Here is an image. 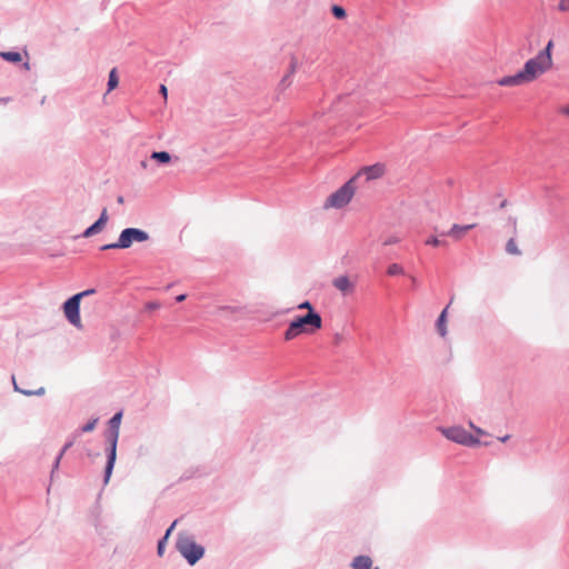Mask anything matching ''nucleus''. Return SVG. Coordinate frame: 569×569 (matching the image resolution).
Instances as JSON below:
<instances>
[{"instance_id": "nucleus-5", "label": "nucleus", "mask_w": 569, "mask_h": 569, "mask_svg": "<svg viewBox=\"0 0 569 569\" xmlns=\"http://www.w3.org/2000/svg\"><path fill=\"white\" fill-rule=\"evenodd\" d=\"M355 178L343 183L338 190L332 192L325 201L323 208L341 209L346 207L355 194V187L352 186Z\"/></svg>"}, {"instance_id": "nucleus-40", "label": "nucleus", "mask_w": 569, "mask_h": 569, "mask_svg": "<svg viewBox=\"0 0 569 569\" xmlns=\"http://www.w3.org/2000/svg\"><path fill=\"white\" fill-rule=\"evenodd\" d=\"M409 278H410V280H411L412 287H413V288H416V287H417V284H418V280H417V278H416L415 276H410Z\"/></svg>"}, {"instance_id": "nucleus-34", "label": "nucleus", "mask_w": 569, "mask_h": 569, "mask_svg": "<svg viewBox=\"0 0 569 569\" xmlns=\"http://www.w3.org/2000/svg\"><path fill=\"white\" fill-rule=\"evenodd\" d=\"M160 308V303L159 302H156V301H149L146 303V309L147 310H156V309H159Z\"/></svg>"}, {"instance_id": "nucleus-43", "label": "nucleus", "mask_w": 569, "mask_h": 569, "mask_svg": "<svg viewBox=\"0 0 569 569\" xmlns=\"http://www.w3.org/2000/svg\"><path fill=\"white\" fill-rule=\"evenodd\" d=\"M562 113L569 116V106L562 109Z\"/></svg>"}, {"instance_id": "nucleus-25", "label": "nucleus", "mask_w": 569, "mask_h": 569, "mask_svg": "<svg viewBox=\"0 0 569 569\" xmlns=\"http://www.w3.org/2000/svg\"><path fill=\"white\" fill-rule=\"evenodd\" d=\"M97 422H98V418H92L90 419L87 423H84L78 431H77V436L81 432H90L92 431L96 426H97Z\"/></svg>"}, {"instance_id": "nucleus-44", "label": "nucleus", "mask_w": 569, "mask_h": 569, "mask_svg": "<svg viewBox=\"0 0 569 569\" xmlns=\"http://www.w3.org/2000/svg\"><path fill=\"white\" fill-rule=\"evenodd\" d=\"M23 67H24V69L29 70V69H30V64H29V62H28V61H26V62L23 63Z\"/></svg>"}, {"instance_id": "nucleus-28", "label": "nucleus", "mask_w": 569, "mask_h": 569, "mask_svg": "<svg viewBox=\"0 0 569 569\" xmlns=\"http://www.w3.org/2000/svg\"><path fill=\"white\" fill-rule=\"evenodd\" d=\"M167 541H168V540H167V537H162V538L158 541L157 551H158V555H159V556H162V555H163Z\"/></svg>"}, {"instance_id": "nucleus-15", "label": "nucleus", "mask_w": 569, "mask_h": 569, "mask_svg": "<svg viewBox=\"0 0 569 569\" xmlns=\"http://www.w3.org/2000/svg\"><path fill=\"white\" fill-rule=\"evenodd\" d=\"M448 308H449V305L440 312V315L438 316V319L436 321V328H437V332L442 337L445 338L448 333V330H447V313H448Z\"/></svg>"}, {"instance_id": "nucleus-13", "label": "nucleus", "mask_w": 569, "mask_h": 569, "mask_svg": "<svg viewBox=\"0 0 569 569\" xmlns=\"http://www.w3.org/2000/svg\"><path fill=\"white\" fill-rule=\"evenodd\" d=\"M296 69L297 61L296 59H291L288 72L282 77V79L279 82V91H284L291 84V76L296 72Z\"/></svg>"}, {"instance_id": "nucleus-31", "label": "nucleus", "mask_w": 569, "mask_h": 569, "mask_svg": "<svg viewBox=\"0 0 569 569\" xmlns=\"http://www.w3.org/2000/svg\"><path fill=\"white\" fill-rule=\"evenodd\" d=\"M94 292H96V289L90 288V289H86V290H83V291H81V292H78V293H76L74 296H77V297L79 298V300L81 301V299H82L83 297L91 296V295H93Z\"/></svg>"}, {"instance_id": "nucleus-39", "label": "nucleus", "mask_w": 569, "mask_h": 569, "mask_svg": "<svg viewBox=\"0 0 569 569\" xmlns=\"http://www.w3.org/2000/svg\"><path fill=\"white\" fill-rule=\"evenodd\" d=\"M160 92H161V94H162L164 98H167V92H168V90H167V87H166L164 84H161V86H160Z\"/></svg>"}, {"instance_id": "nucleus-21", "label": "nucleus", "mask_w": 569, "mask_h": 569, "mask_svg": "<svg viewBox=\"0 0 569 569\" xmlns=\"http://www.w3.org/2000/svg\"><path fill=\"white\" fill-rule=\"evenodd\" d=\"M118 83H119V79L117 76V70H116V68H113L109 72V77H108V82H107L108 91H112L113 89H116Z\"/></svg>"}, {"instance_id": "nucleus-14", "label": "nucleus", "mask_w": 569, "mask_h": 569, "mask_svg": "<svg viewBox=\"0 0 569 569\" xmlns=\"http://www.w3.org/2000/svg\"><path fill=\"white\" fill-rule=\"evenodd\" d=\"M352 569H379L372 568V560L369 556L360 555L353 558L351 562Z\"/></svg>"}, {"instance_id": "nucleus-46", "label": "nucleus", "mask_w": 569, "mask_h": 569, "mask_svg": "<svg viewBox=\"0 0 569 569\" xmlns=\"http://www.w3.org/2000/svg\"><path fill=\"white\" fill-rule=\"evenodd\" d=\"M506 204H507V200H503V201L500 203V208L506 207Z\"/></svg>"}, {"instance_id": "nucleus-47", "label": "nucleus", "mask_w": 569, "mask_h": 569, "mask_svg": "<svg viewBox=\"0 0 569 569\" xmlns=\"http://www.w3.org/2000/svg\"><path fill=\"white\" fill-rule=\"evenodd\" d=\"M335 338H336V341H337V342H338V341H340V339H341V338H340V335H338V333L336 335V337H335Z\"/></svg>"}, {"instance_id": "nucleus-26", "label": "nucleus", "mask_w": 569, "mask_h": 569, "mask_svg": "<svg viewBox=\"0 0 569 569\" xmlns=\"http://www.w3.org/2000/svg\"><path fill=\"white\" fill-rule=\"evenodd\" d=\"M446 241L440 240L438 237L431 236L426 240L427 246L438 247L446 244Z\"/></svg>"}, {"instance_id": "nucleus-8", "label": "nucleus", "mask_w": 569, "mask_h": 569, "mask_svg": "<svg viewBox=\"0 0 569 569\" xmlns=\"http://www.w3.org/2000/svg\"><path fill=\"white\" fill-rule=\"evenodd\" d=\"M80 303L81 301L77 296H71L68 298L63 305L62 310L67 320L78 329L82 328L81 317H80Z\"/></svg>"}, {"instance_id": "nucleus-9", "label": "nucleus", "mask_w": 569, "mask_h": 569, "mask_svg": "<svg viewBox=\"0 0 569 569\" xmlns=\"http://www.w3.org/2000/svg\"><path fill=\"white\" fill-rule=\"evenodd\" d=\"M108 221V212H107V209L104 208L102 210V212L100 213L99 218L91 224L83 232H82V237L83 238H90L99 232H101L106 226Z\"/></svg>"}, {"instance_id": "nucleus-36", "label": "nucleus", "mask_w": 569, "mask_h": 569, "mask_svg": "<svg viewBox=\"0 0 569 569\" xmlns=\"http://www.w3.org/2000/svg\"><path fill=\"white\" fill-rule=\"evenodd\" d=\"M469 426H470V428H471V429H473V430H475V432H476V433H478V435H485V433H486V432H485V430H482L481 428H479V427L475 426L471 421L469 422Z\"/></svg>"}, {"instance_id": "nucleus-33", "label": "nucleus", "mask_w": 569, "mask_h": 569, "mask_svg": "<svg viewBox=\"0 0 569 569\" xmlns=\"http://www.w3.org/2000/svg\"><path fill=\"white\" fill-rule=\"evenodd\" d=\"M558 9L560 11H568L569 10V0H559Z\"/></svg>"}, {"instance_id": "nucleus-7", "label": "nucleus", "mask_w": 569, "mask_h": 569, "mask_svg": "<svg viewBox=\"0 0 569 569\" xmlns=\"http://www.w3.org/2000/svg\"><path fill=\"white\" fill-rule=\"evenodd\" d=\"M150 239L149 233L140 228L129 227L121 230L118 237V244L122 249H129L133 243L146 242Z\"/></svg>"}, {"instance_id": "nucleus-12", "label": "nucleus", "mask_w": 569, "mask_h": 569, "mask_svg": "<svg viewBox=\"0 0 569 569\" xmlns=\"http://www.w3.org/2000/svg\"><path fill=\"white\" fill-rule=\"evenodd\" d=\"M475 227L476 223L465 226L455 223L447 232H442L441 236H449L456 240H460L467 231L473 229Z\"/></svg>"}, {"instance_id": "nucleus-37", "label": "nucleus", "mask_w": 569, "mask_h": 569, "mask_svg": "<svg viewBox=\"0 0 569 569\" xmlns=\"http://www.w3.org/2000/svg\"><path fill=\"white\" fill-rule=\"evenodd\" d=\"M397 241H398V239H397V238H395V237H390V238H388L387 240H385V241H383V244H385V246H389V244H393V243H396Z\"/></svg>"}, {"instance_id": "nucleus-11", "label": "nucleus", "mask_w": 569, "mask_h": 569, "mask_svg": "<svg viewBox=\"0 0 569 569\" xmlns=\"http://www.w3.org/2000/svg\"><path fill=\"white\" fill-rule=\"evenodd\" d=\"M497 83L501 87H517L527 83L520 71L511 76L500 78Z\"/></svg>"}, {"instance_id": "nucleus-27", "label": "nucleus", "mask_w": 569, "mask_h": 569, "mask_svg": "<svg viewBox=\"0 0 569 569\" xmlns=\"http://www.w3.org/2000/svg\"><path fill=\"white\" fill-rule=\"evenodd\" d=\"M76 437H77V435H74L72 439L68 440L64 443V446L61 448L60 452L58 453L60 457H63V455L67 452V450H69L73 446Z\"/></svg>"}, {"instance_id": "nucleus-10", "label": "nucleus", "mask_w": 569, "mask_h": 569, "mask_svg": "<svg viewBox=\"0 0 569 569\" xmlns=\"http://www.w3.org/2000/svg\"><path fill=\"white\" fill-rule=\"evenodd\" d=\"M385 173V166L382 163H375L361 169L359 176H366L367 180H375L382 177Z\"/></svg>"}, {"instance_id": "nucleus-20", "label": "nucleus", "mask_w": 569, "mask_h": 569, "mask_svg": "<svg viewBox=\"0 0 569 569\" xmlns=\"http://www.w3.org/2000/svg\"><path fill=\"white\" fill-rule=\"evenodd\" d=\"M333 286L340 291H347L351 287V282L347 276H340L333 280Z\"/></svg>"}, {"instance_id": "nucleus-24", "label": "nucleus", "mask_w": 569, "mask_h": 569, "mask_svg": "<svg viewBox=\"0 0 569 569\" xmlns=\"http://www.w3.org/2000/svg\"><path fill=\"white\" fill-rule=\"evenodd\" d=\"M506 251L509 253V254H516V256H519L521 252L520 250L518 249V246L516 243V240L515 238H510L508 241H507V244H506Z\"/></svg>"}, {"instance_id": "nucleus-17", "label": "nucleus", "mask_w": 569, "mask_h": 569, "mask_svg": "<svg viewBox=\"0 0 569 569\" xmlns=\"http://www.w3.org/2000/svg\"><path fill=\"white\" fill-rule=\"evenodd\" d=\"M150 159L156 160L160 164H168L171 161V154L168 151H153Z\"/></svg>"}, {"instance_id": "nucleus-3", "label": "nucleus", "mask_w": 569, "mask_h": 569, "mask_svg": "<svg viewBox=\"0 0 569 569\" xmlns=\"http://www.w3.org/2000/svg\"><path fill=\"white\" fill-rule=\"evenodd\" d=\"M176 549L190 566L200 561L206 552L204 547L197 543L194 537L186 531L178 533Z\"/></svg>"}, {"instance_id": "nucleus-2", "label": "nucleus", "mask_w": 569, "mask_h": 569, "mask_svg": "<svg viewBox=\"0 0 569 569\" xmlns=\"http://www.w3.org/2000/svg\"><path fill=\"white\" fill-rule=\"evenodd\" d=\"M321 326L322 319L319 312H307L290 321L284 331V339L288 341L292 340L303 332H312L313 330L320 329Z\"/></svg>"}, {"instance_id": "nucleus-45", "label": "nucleus", "mask_w": 569, "mask_h": 569, "mask_svg": "<svg viewBox=\"0 0 569 569\" xmlns=\"http://www.w3.org/2000/svg\"><path fill=\"white\" fill-rule=\"evenodd\" d=\"M141 167H142V168H147V161H146V160H142V161H141Z\"/></svg>"}, {"instance_id": "nucleus-30", "label": "nucleus", "mask_w": 569, "mask_h": 569, "mask_svg": "<svg viewBox=\"0 0 569 569\" xmlns=\"http://www.w3.org/2000/svg\"><path fill=\"white\" fill-rule=\"evenodd\" d=\"M298 309H307L308 312H317L310 301L306 300L298 305Z\"/></svg>"}, {"instance_id": "nucleus-42", "label": "nucleus", "mask_w": 569, "mask_h": 569, "mask_svg": "<svg viewBox=\"0 0 569 569\" xmlns=\"http://www.w3.org/2000/svg\"><path fill=\"white\" fill-rule=\"evenodd\" d=\"M117 202L120 203V204L123 203L124 202V198L122 196H118Z\"/></svg>"}, {"instance_id": "nucleus-38", "label": "nucleus", "mask_w": 569, "mask_h": 569, "mask_svg": "<svg viewBox=\"0 0 569 569\" xmlns=\"http://www.w3.org/2000/svg\"><path fill=\"white\" fill-rule=\"evenodd\" d=\"M186 298H187V295L186 293H181V295L176 297V301L177 302H182V301L186 300Z\"/></svg>"}, {"instance_id": "nucleus-16", "label": "nucleus", "mask_w": 569, "mask_h": 569, "mask_svg": "<svg viewBox=\"0 0 569 569\" xmlns=\"http://www.w3.org/2000/svg\"><path fill=\"white\" fill-rule=\"evenodd\" d=\"M0 58L11 63H19L22 61V56L18 51H1Z\"/></svg>"}, {"instance_id": "nucleus-29", "label": "nucleus", "mask_w": 569, "mask_h": 569, "mask_svg": "<svg viewBox=\"0 0 569 569\" xmlns=\"http://www.w3.org/2000/svg\"><path fill=\"white\" fill-rule=\"evenodd\" d=\"M116 249H122V247H120L118 244V240L116 242H112V243H107V244H103L100 247V250L102 251H106V250H116Z\"/></svg>"}, {"instance_id": "nucleus-1", "label": "nucleus", "mask_w": 569, "mask_h": 569, "mask_svg": "<svg viewBox=\"0 0 569 569\" xmlns=\"http://www.w3.org/2000/svg\"><path fill=\"white\" fill-rule=\"evenodd\" d=\"M122 419V411L116 412L108 421V432L106 435L107 440V448H106V455H107V462L104 467V473H103V485H108L110 481V478L113 472V468L117 460V445H118V438H119V429L120 423Z\"/></svg>"}, {"instance_id": "nucleus-23", "label": "nucleus", "mask_w": 569, "mask_h": 569, "mask_svg": "<svg viewBox=\"0 0 569 569\" xmlns=\"http://www.w3.org/2000/svg\"><path fill=\"white\" fill-rule=\"evenodd\" d=\"M387 273L391 277L393 276H400V274H405V269L402 268L401 264L399 263H391L388 269H387Z\"/></svg>"}, {"instance_id": "nucleus-4", "label": "nucleus", "mask_w": 569, "mask_h": 569, "mask_svg": "<svg viewBox=\"0 0 569 569\" xmlns=\"http://www.w3.org/2000/svg\"><path fill=\"white\" fill-rule=\"evenodd\" d=\"M438 431L448 440L466 447H477L481 441L461 426L438 427Z\"/></svg>"}, {"instance_id": "nucleus-32", "label": "nucleus", "mask_w": 569, "mask_h": 569, "mask_svg": "<svg viewBox=\"0 0 569 569\" xmlns=\"http://www.w3.org/2000/svg\"><path fill=\"white\" fill-rule=\"evenodd\" d=\"M61 459H62V457H60L59 455H57V457H56V459H54V461H53V465H52L51 479L53 478L54 472L59 469V466H60Z\"/></svg>"}, {"instance_id": "nucleus-19", "label": "nucleus", "mask_w": 569, "mask_h": 569, "mask_svg": "<svg viewBox=\"0 0 569 569\" xmlns=\"http://www.w3.org/2000/svg\"><path fill=\"white\" fill-rule=\"evenodd\" d=\"M552 49H553V41L549 40L548 43L546 44V47L541 51L538 52V56L551 66H552V57H551Z\"/></svg>"}, {"instance_id": "nucleus-18", "label": "nucleus", "mask_w": 569, "mask_h": 569, "mask_svg": "<svg viewBox=\"0 0 569 569\" xmlns=\"http://www.w3.org/2000/svg\"><path fill=\"white\" fill-rule=\"evenodd\" d=\"M12 382H13L14 391L20 392V393H22L24 396H42L46 392V389L43 387H40L37 390H27V389L19 388L18 385L16 383L14 376H12Z\"/></svg>"}, {"instance_id": "nucleus-35", "label": "nucleus", "mask_w": 569, "mask_h": 569, "mask_svg": "<svg viewBox=\"0 0 569 569\" xmlns=\"http://www.w3.org/2000/svg\"><path fill=\"white\" fill-rule=\"evenodd\" d=\"M178 520H174L171 526L166 530V533L163 537H167V539L169 538V536L171 535L172 530L174 529L176 525H177Z\"/></svg>"}, {"instance_id": "nucleus-41", "label": "nucleus", "mask_w": 569, "mask_h": 569, "mask_svg": "<svg viewBox=\"0 0 569 569\" xmlns=\"http://www.w3.org/2000/svg\"><path fill=\"white\" fill-rule=\"evenodd\" d=\"M510 438L509 435L498 438L501 442H506Z\"/></svg>"}, {"instance_id": "nucleus-22", "label": "nucleus", "mask_w": 569, "mask_h": 569, "mask_svg": "<svg viewBox=\"0 0 569 569\" xmlns=\"http://www.w3.org/2000/svg\"><path fill=\"white\" fill-rule=\"evenodd\" d=\"M331 13L335 18L342 20L347 17L346 9L339 4H333L331 7Z\"/></svg>"}, {"instance_id": "nucleus-6", "label": "nucleus", "mask_w": 569, "mask_h": 569, "mask_svg": "<svg viewBox=\"0 0 569 569\" xmlns=\"http://www.w3.org/2000/svg\"><path fill=\"white\" fill-rule=\"evenodd\" d=\"M551 64L546 62L538 54L525 62L523 68L520 70L527 83L533 81L539 74L547 72L551 69Z\"/></svg>"}]
</instances>
